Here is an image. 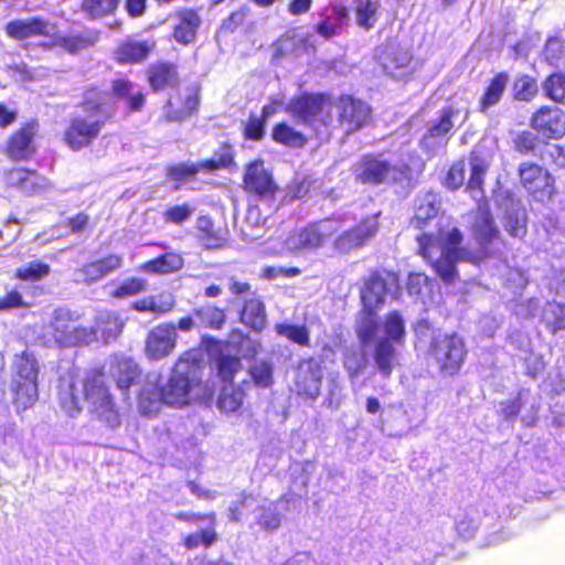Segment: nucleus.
Returning <instances> with one entry per match:
<instances>
[{
  "label": "nucleus",
  "mask_w": 565,
  "mask_h": 565,
  "mask_svg": "<svg viewBox=\"0 0 565 565\" xmlns=\"http://www.w3.org/2000/svg\"><path fill=\"white\" fill-rule=\"evenodd\" d=\"M335 231V221L324 220L301 230L288 241L292 247H318Z\"/></svg>",
  "instance_id": "19"
},
{
  "label": "nucleus",
  "mask_w": 565,
  "mask_h": 565,
  "mask_svg": "<svg viewBox=\"0 0 565 565\" xmlns=\"http://www.w3.org/2000/svg\"><path fill=\"white\" fill-rule=\"evenodd\" d=\"M54 341L63 347H73L82 343H90L97 339V332L87 327L77 326L68 311L58 309L54 311L51 322Z\"/></svg>",
  "instance_id": "7"
},
{
  "label": "nucleus",
  "mask_w": 565,
  "mask_h": 565,
  "mask_svg": "<svg viewBox=\"0 0 565 565\" xmlns=\"http://www.w3.org/2000/svg\"><path fill=\"white\" fill-rule=\"evenodd\" d=\"M117 3L118 0H84L83 9L93 18H97L113 12Z\"/></svg>",
  "instance_id": "57"
},
{
  "label": "nucleus",
  "mask_w": 565,
  "mask_h": 565,
  "mask_svg": "<svg viewBox=\"0 0 565 565\" xmlns=\"http://www.w3.org/2000/svg\"><path fill=\"white\" fill-rule=\"evenodd\" d=\"M275 330L279 335L286 337L290 341L300 345H307L309 343L308 330L302 326L278 323L276 324Z\"/></svg>",
  "instance_id": "51"
},
{
  "label": "nucleus",
  "mask_w": 565,
  "mask_h": 565,
  "mask_svg": "<svg viewBox=\"0 0 565 565\" xmlns=\"http://www.w3.org/2000/svg\"><path fill=\"white\" fill-rule=\"evenodd\" d=\"M322 370L319 363L307 361L301 363L296 375V391L299 395L316 398L320 393Z\"/></svg>",
  "instance_id": "18"
},
{
  "label": "nucleus",
  "mask_w": 565,
  "mask_h": 565,
  "mask_svg": "<svg viewBox=\"0 0 565 565\" xmlns=\"http://www.w3.org/2000/svg\"><path fill=\"white\" fill-rule=\"evenodd\" d=\"M244 183L248 191L258 194H268L275 189L271 175L266 171L262 161H254L247 166Z\"/></svg>",
  "instance_id": "22"
},
{
  "label": "nucleus",
  "mask_w": 565,
  "mask_h": 565,
  "mask_svg": "<svg viewBox=\"0 0 565 565\" xmlns=\"http://www.w3.org/2000/svg\"><path fill=\"white\" fill-rule=\"evenodd\" d=\"M175 70L169 65H158L150 70L149 82L154 90L164 88L175 81Z\"/></svg>",
  "instance_id": "48"
},
{
  "label": "nucleus",
  "mask_w": 565,
  "mask_h": 565,
  "mask_svg": "<svg viewBox=\"0 0 565 565\" xmlns=\"http://www.w3.org/2000/svg\"><path fill=\"white\" fill-rule=\"evenodd\" d=\"M199 323L205 328L220 329L225 322L224 310L212 305H205L194 310Z\"/></svg>",
  "instance_id": "43"
},
{
  "label": "nucleus",
  "mask_w": 565,
  "mask_h": 565,
  "mask_svg": "<svg viewBox=\"0 0 565 565\" xmlns=\"http://www.w3.org/2000/svg\"><path fill=\"white\" fill-rule=\"evenodd\" d=\"M411 61L412 56L407 50L394 45L388 46L381 56L384 71L392 76L402 75L399 71L406 68Z\"/></svg>",
  "instance_id": "35"
},
{
  "label": "nucleus",
  "mask_w": 565,
  "mask_h": 565,
  "mask_svg": "<svg viewBox=\"0 0 565 565\" xmlns=\"http://www.w3.org/2000/svg\"><path fill=\"white\" fill-rule=\"evenodd\" d=\"M347 19V11L344 8H333L330 13L326 15L323 21L318 24L317 32L326 39L338 34Z\"/></svg>",
  "instance_id": "42"
},
{
  "label": "nucleus",
  "mask_w": 565,
  "mask_h": 565,
  "mask_svg": "<svg viewBox=\"0 0 565 565\" xmlns=\"http://www.w3.org/2000/svg\"><path fill=\"white\" fill-rule=\"evenodd\" d=\"M36 126L29 124L12 136L8 143V154L14 160H23L34 152L33 138Z\"/></svg>",
  "instance_id": "23"
},
{
  "label": "nucleus",
  "mask_w": 565,
  "mask_h": 565,
  "mask_svg": "<svg viewBox=\"0 0 565 565\" xmlns=\"http://www.w3.org/2000/svg\"><path fill=\"white\" fill-rule=\"evenodd\" d=\"M146 289V281L141 278H131L124 281L115 291L116 297L137 295Z\"/></svg>",
  "instance_id": "62"
},
{
  "label": "nucleus",
  "mask_w": 565,
  "mask_h": 565,
  "mask_svg": "<svg viewBox=\"0 0 565 565\" xmlns=\"http://www.w3.org/2000/svg\"><path fill=\"white\" fill-rule=\"evenodd\" d=\"M337 109L339 122L347 132L355 131L364 126L371 114L367 104L349 96H343L339 99Z\"/></svg>",
  "instance_id": "13"
},
{
  "label": "nucleus",
  "mask_w": 565,
  "mask_h": 565,
  "mask_svg": "<svg viewBox=\"0 0 565 565\" xmlns=\"http://www.w3.org/2000/svg\"><path fill=\"white\" fill-rule=\"evenodd\" d=\"M415 331L419 341L422 337H430L428 354L436 362L440 373L454 375L460 370L466 350L465 343L458 334L434 331L426 322L419 323Z\"/></svg>",
  "instance_id": "3"
},
{
  "label": "nucleus",
  "mask_w": 565,
  "mask_h": 565,
  "mask_svg": "<svg viewBox=\"0 0 565 565\" xmlns=\"http://www.w3.org/2000/svg\"><path fill=\"white\" fill-rule=\"evenodd\" d=\"M195 212V206L189 202L170 205L162 212L166 224L181 226L189 221Z\"/></svg>",
  "instance_id": "44"
},
{
  "label": "nucleus",
  "mask_w": 565,
  "mask_h": 565,
  "mask_svg": "<svg viewBox=\"0 0 565 565\" xmlns=\"http://www.w3.org/2000/svg\"><path fill=\"white\" fill-rule=\"evenodd\" d=\"M531 122L543 137L558 139L565 135V113L558 107H541Z\"/></svg>",
  "instance_id": "14"
},
{
  "label": "nucleus",
  "mask_w": 565,
  "mask_h": 565,
  "mask_svg": "<svg viewBox=\"0 0 565 565\" xmlns=\"http://www.w3.org/2000/svg\"><path fill=\"white\" fill-rule=\"evenodd\" d=\"M83 398L89 414L98 422L109 428L120 426L118 404L102 373H92L79 381L67 380L61 383L58 401L67 416L76 417L82 412Z\"/></svg>",
  "instance_id": "1"
},
{
  "label": "nucleus",
  "mask_w": 565,
  "mask_h": 565,
  "mask_svg": "<svg viewBox=\"0 0 565 565\" xmlns=\"http://www.w3.org/2000/svg\"><path fill=\"white\" fill-rule=\"evenodd\" d=\"M523 188L537 201L551 200L554 194V179L542 167L535 163H522L519 168Z\"/></svg>",
  "instance_id": "8"
},
{
  "label": "nucleus",
  "mask_w": 565,
  "mask_h": 565,
  "mask_svg": "<svg viewBox=\"0 0 565 565\" xmlns=\"http://www.w3.org/2000/svg\"><path fill=\"white\" fill-rule=\"evenodd\" d=\"M183 266V258L175 252L167 253L161 257L145 263L141 268L153 274H170Z\"/></svg>",
  "instance_id": "38"
},
{
  "label": "nucleus",
  "mask_w": 565,
  "mask_h": 565,
  "mask_svg": "<svg viewBox=\"0 0 565 565\" xmlns=\"http://www.w3.org/2000/svg\"><path fill=\"white\" fill-rule=\"evenodd\" d=\"M468 119V111L461 116L459 109L447 108L440 117L430 126L428 132L422 139V146L429 152L447 143V134L458 124L461 126Z\"/></svg>",
  "instance_id": "9"
},
{
  "label": "nucleus",
  "mask_w": 565,
  "mask_h": 565,
  "mask_svg": "<svg viewBox=\"0 0 565 565\" xmlns=\"http://www.w3.org/2000/svg\"><path fill=\"white\" fill-rule=\"evenodd\" d=\"M152 44L147 41L128 40L121 43L116 51V60L122 64L139 63L147 58Z\"/></svg>",
  "instance_id": "31"
},
{
  "label": "nucleus",
  "mask_w": 565,
  "mask_h": 565,
  "mask_svg": "<svg viewBox=\"0 0 565 565\" xmlns=\"http://www.w3.org/2000/svg\"><path fill=\"white\" fill-rule=\"evenodd\" d=\"M177 328L172 323H160L149 331L145 354L149 360L159 361L170 355L177 345Z\"/></svg>",
  "instance_id": "10"
},
{
  "label": "nucleus",
  "mask_w": 565,
  "mask_h": 565,
  "mask_svg": "<svg viewBox=\"0 0 565 565\" xmlns=\"http://www.w3.org/2000/svg\"><path fill=\"white\" fill-rule=\"evenodd\" d=\"M514 96L519 100H530L537 93V86L533 78L522 76L514 83Z\"/></svg>",
  "instance_id": "58"
},
{
  "label": "nucleus",
  "mask_w": 565,
  "mask_h": 565,
  "mask_svg": "<svg viewBox=\"0 0 565 565\" xmlns=\"http://www.w3.org/2000/svg\"><path fill=\"white\" fill-rule=\"evenodd\" d=\"M121 266V260L118 256L110 255L104 259L93 262L82 269H79L76 274V279L84 282H93L110 271L119 268Z\"/></svg>",
  "instance_id": "27"
},
{
  "label": "nucleus",
  "mask_w": 565,
  "mask_h": 565,
  "mask_svg": "<svg viewBox=\"0 0 565 565\" xmlns=\"http://www.w3.org/2000/svg\"><path fill=\"white\" fill-rule=\"evenodd\" d=\"M122 327L124 323L116 313L103 311L97 315L94 327L88 329L97 332L95 341L109 342L121 333Z\"/></svg>",
  "instance_id": "30"
},
{
  "label": "nucleus",
  "mask_w": 565,
  "mask_h": 565,
  "mask_svg": "<svg viewBox=\"0 0 565 565\" xmlns=\"http://www.w3.org/2000/svg\"><path fill=\"white\" fill-rule=\"evenodd\" d=\"M216 540V533L213 527L205 529L201 532L190 534L185 537L184 544L188 548H194L200 544L205 546L212 545Z\"/></svg>",
  "instance_id": "60"
},
{
  "label": "nucleus",
  "mask_w": 565,
  "mask_h": 565,
  "mask_svg": "<svg viewBox=\"0 0 565 565\" xmlns=\"http://www.w3.org/2000/svg\"><path fill=\"white\" fill-rule=\"evenodd\" d=\"M200 22V17L194 11L186 10L180 12L173 32L175 41L182 44L191 43L195 39Z\"/></svg>",
  "instance_id": "32"
},
{
  "label": "nucleus",
  "mask_w": 565,
  "mask_h": 565,
  "mask_svg": "<svg viewBox=\"0 0 565 565\" xmlns=\"http://www.w3.org/2000/svg\"><path fill=\"white\" fill-rule=\"evenodd\" d=\"M460 249H419V254L436 270L446 282H451L456 277V263Z\"/></svg>",
  "instance_id": "17"
},
{
  "label": "nucleus",
  "mask_w": 565,
  "mask_h": 565,
  "mask_svg": "<svg viewBox=\"0 0 565 565\" xmlns=\"http://www.w3.org/2000/svg\"><path fill=\"white\" fill-rule=\"evenodd\" d=\"M508 82L509 76L505 73L495 75L480 100V109L482 111L499 103Z\"/></svg>",
  "instance_id": "41"
},
{
  "label": "nucleus",
  "mask_w": 565,
  "mask_h": 565,
  "mask_svg": "<svg viewBox=\"0 0 565 565\" xmlns=\"http://www.w3.org/2000/svg\"><path fill=\"white\" fill-rule=\"evenodd\" d=\"M104 122L93 116L74 117L65 131V142L73 150L87 147L99 134Z\"/></svg>",
  "instance_id": "12"
},
{
  "label": "nucleus",
  "mask_w": 565,
  "mask_h": 565,
  "mask_svg": "<svg viewBox=\"0 0 565 565\" xmlns=\"http://www.w3.org/2000/svg\"><path fill=\"white\" fill-rule=\"evenodd\" d=\"M547 97L555 102L565 100V77L561 74H552L544 83Z\"/></svg>",
  "instance_id": "55"
},
{
  "label": "nucleus",
  "mask_w": 565,
  "mask_h": 565,
  "mask_svg": "<svg viewBox=\"0 0 565 565\" xmlns=\"http://www.w3.org/2000/svg\"><path fill=\"white\" fill-rule=\"evenodd\" d=\"M132 307L138 311H150L163 315L174 307V297L170 292H162L157 296H150L134 302Z\"/></svg>",
  "instance_id": "37"
},
{
  "label": "nucleus",
  "mask_w": 565,
  "mask_h": 565,
  "mask_svg": "<svg viewBox=\"0 0 565 565\" xmlns=\"http://www.w3.org/2000/svg\"><path fill=\"white\" fill-rule=\"evenodd\" d=\"M376 232V222L367 221L353 231L345 233L339 239V245L342 247L359 246L366 243V239L373 236Z\"/></svg>",
  "instance_id": "40"
},
{
  "label": "nucleus",
  "mask_w": 565,
  "mask_h": 565,
  "mask_svg": "<svg viewBox=\"0 0 565 565\" xmlns=\"http://www.w3.org/2000/svg\"><path fill=\"white\" fill-rule=\"evenodd\" d=\"M55 26L42 18L19 19L6 25L7 34L15 40H25L33 36H50Z\"/></svg>",
  "instance_id": "16"
},
{
  "label": "nucleus",
  "mask_w": 565,
  "mask_h": 565,
  "mask_svg": "<svg viewBox=\"0 0 565 565\" xmlns=\"http://www.w3.org/2000/svg\"><path fill=\"white\" fill-rule=\"evenodd\" d=\"M479 527L478 515L475 511H463L456 518V530L463 539H471Z\"/></svg>",
  "instance_id": "50"
},
{
  "label": "nucleus",
  "mask_w": 565,
  "mask_h": 565,
  "mask_svg": "<svg viewBox=\"0 0 565 565\" xmlns=\"http://www.w3.org/2000/svg\"><path fill=\"white\" fill-rule=\"evenodd\" d=\"M470 178L467 184V189L471 192L472 198L480 201L483 196L482 184L484 175L490 166V159L488 156L482 153L479 149H475L470 153Z\"/></svg>",
  "instance_id": "21"
},
{
  "label": "nucleus",
  "mask_w": 565,
  "mask_h": 565,
  "mask_svg": "<svg viewBox=\"0 0 565 565\" xmlns=\"http://www.w3.org/2000/svg\"><path fill=\"white\" fill-rule=\"evenodd\" d=\"M419 247H456L462 241V235L458 228L447 224L441 226L437 234L423 233L417 236Z\"/></svg>",
  "instance_id": "26"
},
{
  "label": "nucleus",
  "mask_w": 565,
  "mask_h": 565,
  "mask_svg": "<svg viewBox=\"0 0 565 565\" xmlns=\"http://www.w3.org/2000/svg\"><path fill=\"white\" fill-rule=\"evenodd\" d=\"M12 390L15 405L20 408L32 406L38 399V373L39 366L35 358L23 352L17 355L13 363Z\"/></svg>",
  "instance_id": "5"
},
{
  "label": "nucleus",
  "mask_w": 565,
  "mask_h": 565,
  "mask_svg": "<svg viewBox=\"0 0 565 565\" xmlns=\"http://www.w3.org/2000/svg\"><path fill=\"white\" fill-rule=\"evenodd\" d=\"M257 519L258 524L265 530H276L281 523V518L274 504L263 508Z\"/></svg>",
  "instance_id": "59"
},
{
  "label": "nucleus",
  "mask_w": 565,
  "mask_h": 565,
  "mask_svg": "<svg viewBox=\"0 0 565 565\" xmlns=\"http://www.w3.org/2000/svg\"><path fill=\"white\" fill-rule=\"evenodd\" d=\"M385 296V281L379 276H371L361 290V299L364 309L369 311V317H372V312L384 302Z\"/></svg>",
  "instance_id": "28"
},
{
  "label": "nucleus",
  "mask_w": 565,
  "mask_h": 565,
  "mask_svg": "<svg viewBox=\"0 0 565 565\" xmlns=\"http://www.w3.org/2000/svg\"><path fill=\"white\" fill-rule=\"evenodd\" d=\"M398 347L399 345H396L390 341H377L373 358L375 365L382 375L390 376L393 369L397 364Z\"/></svg>",
  "instance_id": "33"
},
{
  "label": "nucleus",
  "mask_w": 565,
  "mask_h": 565,
  "mask_svg": "<svg viewBox=\"0 0 565 565\" xmlns=\"http://www.w3.org/2000/svg\"><path fill=\"white\" fill-rule=\"evenodd\" d=\"M564 53V44L559 39H550L545 44V56L551 64H557Z\"/></svg>",
  "instance_id": "64"
},
{
  "label": "nucleus",
  "mask_w": 565,
  "mask_h": 565,
  "mask_svg": "<svg viewBox=\"0 0 565 565\" xmlns=\"http://www.w3.org/2000/svg\"><path fill=\"white\" fill-rule=\"evenodd\" d=\"M473 230L479 238L491 243L492 237L497 234V228L488 209L479 206L478 214L473 223Z\"/></svg>",
  "instance_id": "45"
},
{
  "label": "nucleus",
  "mask_w": 565,
  "mask_h": 565,
  "mask_svg": "<svg viewBox=\"0 0 565 565\" xmlns=\"http://www.w3.org/2000/svg\"><path fill=\"white\" fill-rule=\"evenodd\" d=\"M504 227L515 237L523 236L526 232L525 211L519 201L510 200L504 214Z\"/></svg>",
  "instance_id": "36"
},
{
  "label": "nucleus",
  "mask_w": 565,
  "mask_h": 565,
  "mask_svg": "<svg viewBox=\"0 0 565 565\" xmlns=\"http://www.w3.org/2000/svg\"><path fill=\"white\" fill-rule=\"evenodd\" d=\"M265 120L262 117L252 115L245 126V136L253 140H259L264 134Z\"/></svg>",
  "instance_id": "63"
},
{
  "label": "nucleus",
  "mask_w": 565,
  "mask_h": 565,
  "mask_svg": "<svg viewBox=\"0 0 565 565\" xmlns=\"http://www.w3.org/2000/svg\"><path fill=\"white\" fill-rule=\"evenodd\" d=\"M465 181V163L462 161L452 164L447 173L445 184L451 190H456L463 184Z\"/></svg>",
  "instance_id": "61"
},
{
  "label": "nucleus",
  "mask_w": 565,
  "mask_h": 565,
  "mask_svg": "<svg viewBox=\"0 0 565 565\" xmlns=\"http://www.w3.org/2000/svg\"><path fill=\"white\" fill-rule=\"evenodd\" d=\"M377 2L371 0H361L358 3L355 10L358 25L365 30L372 29L377 20Z\"/></svg>",
  "instance_id": "47"
},
{
  "label": "nucleus",
  "mask_w": 565,
  "mask_h": 565,
  "mask_svg": "<svg viewBox=\"0 0 565 565\" xmlns=\"http://www.w3.org/2000/svg\"><path fill=\"white\" fill-rule=\"evenodd\" d=\"M50 273L49 265L40 262H31L17 270V277L22 280H39Z\"/></svg>",
  "instance_id": "56"
},
{
  "label": "nucleus",
  "mask_w": 565,
  "mask_h": 565,
  "mask_svg": "<svg viewBox=\"0 0 565 565\" xmlns=\"http://www.w3.org/2000/svg\"><path fill=\"white\" fill-rule=\"evenodd\" d=\"M418 157L408 156L407 161L391 162L381 158H367L356 169V175L364 183L379 184L387 181L411 185L415 172L422 169Z\"/></svg>",
  "instance_id": "4"
},
{
  "label": "nucleus",
  "mask_w": 565,
  "mask_h": 565,
  "mask_svg": "<svg viewBox=\"0 0 565 565\" xmlns=\"http://www.w3.org/2000/svg\"><path fill=\"white\" fill-rule=\"evenodd\" d=\"M330 107L329 100L322 95L303 94L292 98L286 106V111L298 122H310L326 119L320 115Z\"/></svg>",
  "instance_id": "11"
},
{
  "label": "nucleus",
  "mask_w": 565,
  "mask_h": 565,
  "mask_svg": "<svg viewBox=\"0 0 565 565\" xmlns=\"http://www.w3.org/2000/svg\"><path fill=\"white\" fill-rule=\"evenodd\" d=\"M201 353L186 351L175 362L170 379L161 388V397L169 406L181 407L196 401H209L213 390L202 381Z\"/></svg>",
  "instance_id": "2"
},
{
  "label": "nucleus",
  "mask_w": 565,
  "mask_h": 565,
  "mask_svg": "<svg viewBox=\"0 0 565 565\" xmlns=\"http://www.w3.org/2000/svg\"><path fill=\"white\" fill-rule=\"evenodd\" d=\"M356 332L364 344L372 341L377 333H381V341L403 345L406 335L405 321L397 311L387 313L380 324L374 321L373 317H366L360 322Z\"/></svg>",
  "instance_id": "6"
},
{
  "label": "nucleus",
  "mask_w": 565,
  "mask_h": 565,
  "mask_svg": "<svg viewBox=\"0 0 565 565\" xmlns=\"http://www.w3.org/2000/svg\"><path fill=\"white\" fill-rule=\"evenodd\" d=\"M196 230L203 239L215 243H221L224 239V232L215 228L213 221L206 215H201L196 218Z\"/></svg>",
  "instance_id": "52"
},
{
  "label": "nucleus",
  "mask_w": 565,
  "mask_h": 565,
  "mask_svg": "<svg viewBox=\"0 0 565 565\" xmlns=\"http://www.w3.org/2000/svg\"><path fill=\"white\" fill-rule=\"evenodd\" d=\"M107 373L117 387L126 392L139 376L140 370L132 359L124 354H113L108 359Z\"/></svg>",
  "instance_id": "15"
},
{
  "label": "nucleus",
  "mask_w": 565,
  "mask_h": 565,
  "mask_svg": "<svg viewBox=\"0 0 565 565\" xmlns=\"http://www.w3.org/2000/svg\"><path fill=\"white\" fill-rule=\"evenodd\" d=\"M230 161H231L230 157L222 156L218 160L209 159V160L202 161L196 164L181 163V164L171 167L168 170V175L172 180L183 182V181H186L189 178L195 175L201 170H207V171L217 170L220 168L225 167Z\"/></svg>",
  "instance_id": "24"
},
{
  "label": "nucleus",
  "mask_w": 565,
  "mask_h": 565,
  "mask_svg": "<svg viewBox=\"0 0 565 565\" xmlns=\"http://www.w3.org/2000/svg\"><path fill=\"white\" fill-rule=\"evenodd\" d=\"M171 106H172V104L169 100L167 106L163 109V115H164L166 121H168V122L182 121L185 118H188L189 116H191L193 111L196 110V108L199 106V97L195 93L192 95H189L185 99L183 108L179 111H173L171 109Z\"/></svg>",
  "instance_id": "49"
},
{
  "label": "nucleus",
  "mask_w": 565,
  "mask_h": 565,
  "mask_svg": "<svg viewBox=\"0 0 565 565\" xmlns=\"http://www.w3.org/2000/svg\"><path fill=\"white\" fill-rule=\"evenodd\" d=\"M164 404L161 397V388L157 386V381L148 379L138 397V412L148 417L156 416L161 405Z\"/></svg>",
  "instance_id": "29"
},
{
  "label": "nucleus",
  "mask_w": 565,
  "mask_h": 565,
  "mask_svg": "<svg viewBox=\"0 0 565 565\" xmlns=\"http://www.w3.org/2000/svg\"><path fill=\"white\" fill-rule=\"evenodd\" d=\"M241 320L255 331H260L266 326V311L263 301L258 297H252L245 301L241 312Z\"/></svg>",
  "instance_id": "34"
},
{
  "label": "nucleus",
  "mask_w": 565,
  "mask_h": 565,
  "mask_svg": "<svg viewBox=\"0 0 565 565\" xmlns=\"http://www.w3.org/2000/svg\"><path fill=\"white\" fill-rule=\"evenodd\" d=\"M242 364L238 358L222 356L218 360V375L224 383L232 384L235 375L241 372Z\"/></svg>",
  "instance_id": "53"
},
{
  "label": "nucleus",
  "mask_w": 565,
  "mask_h": 565,
  "mask_svg": "<svg viewBox=\"0 0 565 565\" xmlns=\"http://www.w3.org/2000/svg\"><path fill=\"white\" fill-rule=\"evenodd\" d=\"M244 391L239 386L225 384L220 393L217 406L224 413H234L243 404Z\"/></svg>",
  "instance_id": "39"
},
{
  "label": "nucleus",
  "mask_w": 565,
  "mask_h": 565,
  "mask_svg": "<svg viewBox=\"0 0 565 565\" xmlns=\"http://www.w3.org/2000/svg\"><path fill=\"white\" fill-rule=\"evenodd\" d=\"M8 186L17 188L26 194H34L49 186L45 178L32 170L12 169L6 174Z\"/></svg>",
  "instance_id": "20"
},
{
  "label": "nucleus",
  "mask_w": 565,
  "mask_h": 565,
  "mask_svg": "<svg viewBox=\"0 0 565 565\" xmlns=\"http://www.w3.org/2000/svg\"><path fill=\"white\" fill-rule=\"evenodd\" d=\"M273 139L276 142L296 148L302 147L306 142V138L302 134L296 131L286 124H278L274 127Z\"/></svg>",
  "instance_id": "46"
},
{
  "label": "nucleus",
  "mask_w": 565,
  "mask_h": 565,
  "mask_svg": "<svg viewBox=\"0 0 565 565\" xmlns=\"http://www.w3.org/2000/svg\"><path fill=\"white\" fill-rule=\"evenodd\" d=\"M439 210L440 200L436 193L427 192L418 196L412 224L418 230L426 227L438 215Z\"/></svg>",
  "instance_id": "25"
},
{
  "label": "nucleus",
  "mask_w": 565,
  "mask_h": 565,
  "mask_svg": "<svg viewBox=\"0 0 565 565\" xmlns=\"http://www.w3.org/2000/svg\"><path fill=\"white\" fill-rule=\"evenodd\" d=\"M249 374L257 386L268 387L273 384V366L267 362H256L250 367Z\"/></svg>",
  "instance_id": "54"
}]
</instances>
